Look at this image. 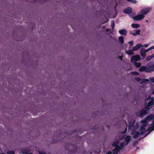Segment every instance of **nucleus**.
Masks as SVG:
<instances>
[{
    "label": "nucleus",
    "instance_id": "f257e3e1",
    "mask_svg": "<svg viewBox=\"0 0 154 154\" xmlns=\"http://www.w3.org/2000/svg\"><path fill=\"white\" fill-rule=\"evenodd\" d=\"M151 9L150 7H148L142 10L139 12L137 15L133 17V19L137 20H139L143 19L144 17V15L149 13Z\"/></svg>",
    "mask_w": 154,
    "mask_h": 154
},
{
    "label": "nucleus",
    "instance_id": "f03ea898",
    "mask_svg": "<svg viewBox=\"0 0 154 154\" xmlns=\"http://www.w3.org/2000/svg\"><path fill=\"white\" fill-rule=\"evenodd\" d=\"M154 98L151 96L146 97L145 99L144 103L145 105L151 107L154 104Z\"/></svg>",
    "mask_w": 154,
    "mask_h": 154
},
{
    "label": "nucleus",
    "instance_id": "7ed1b4c3",
    "mask_svg": "<svg viewBox=\"0 0 154 154\" xmlns=\"http://www.w3.org/2000/svg\"><path fill=\"white\" fill-rule=\"evenodd\" d=\"M151 108V107L147 106H146L141 111L138 112L137 113V116L142 117L144 115H145L148 113Z\"/></svg>",
    "mask_w": 154,
    "mask_h": 154
},
{
    "label": "nucleus",
    "instance_id": "20e7f679",
    "mask_svg": "<svg viewBox=\"0 0 154 154\" xmlns=\"http://www.w3.org/2000/svg\"><path fill=\"white\" fill-rule=\"evenodd\" d=\"M140 58V56L139 55L133 56L131 59V62L133 63L136 67L139 68L141 66V63H137L136 62Z\"/></svg>",
    "mask_w": 154,
    "mask_h": 154
},
{
    "label": "nucleus",
    "instance_id": "39448f33",
    "mask_svg": "<svg viewBox=\"0 0 154 154\" xmlns=\"http://www.w3.org/2000/svg\"><path fill=\"white\" fill-rule=\"evenodd\" d=\"M149 80V79H141L140 78H135V80L137 82L141 84H146L149 82L150 81Z\"/></svg>",
    "mask_w": 154,
    "mask_h": 154
},
{
    "label": "nucleus",
    "instance_id": "423d86ee",
    "mask_svg": "<svg viewBox=\"0 0 154 154\" xmlns=\"http://www.w3.org/2000/svg\"><path fill=\"white\" fill-rule=\"evenodd\" d=\"M146 66L147 69H146V72H151L154 70V64H153L152 62L149 63Z\"/></svg>",
    "mask_w": 154,
    "mask_h": 154
},
{
    "label": "nucleus",
    "instance_id": "0eeeda50",
    "mask_svg": "<svg viewBox=\"0 0 154 154\" xmlns=\"http://www.w3.org/2000/svg\"><path fill=\"white\" fill-rule=\"evenodd\" d=\"M131 137L130 136H127L125 139L124 143H125V146H126L128 144L130 140Z\"/></svg>",
    "mask_w": 154,
    "mask_h": 154
},
{
    "label": "nucleus",
    "instance_id": "6e6552de",
    "mask_svg": "<svg viewBox=\"0 0 154 154\" xmlns=\"http://www.w3.org/2000/svg\"><path fill=\"white\" fill-rule=\"evenodd\" d=\"M146 52L145 51V49L144 48H142L140 51V54L142 57H143L144 58L146 56Z\"/></svg>",
    "mask_w": 154,
    "mask_h": 154
},
{
    "label": "nucleus",
    "instance_id": "1a4fd4ad",
    "mask_svg": "<svg viewBox=\"0 0 154 154\" xmlns=\"http://www.w3.org/2000/svg\"><path fill=\"white\" fill-rule=\"evenodd\" d=\"M143 45L141 43H139L137 44L133 48V50L134 51H137L140 48L142 47Z\"/></svg>",
    "mask_w": 154,
    "mask_h": 154
},
{
    "label": "nucleus",
    "instance_id": "9d476101",
    "mask_svg": "<svg viewBox=\"0 0 154 154\" xmlns=\"http://www.w3.org/2000/svg\"><path fill=\"white\" fill-rule=\"evenodd\" d=\"M124 12L126 14H129L132 12V9L131 8H128L124 10Z\"/></svg>",
    "mask_w": 154,
    "mask_h": 154
},
{
    "label": "nucleus",
    "instance_id": "9b49d317",
    "mask_svg": "<svg viewBox=\"0 0 154 154\" xmlns=\"http://www.w3.org/2000/svg\"><path fill=\"white\" fill-rule=\"evenodd\" d=\"M135 122H128V130L129 131L131 130L132 128L134 126V124Z\"/></svg>",
    "mask_w": 154,
    "mask_h": 154
},
{
    "label": "nucleus",
    "instance_id": "f8f14e48",
    "mask_svg": "<svg viewBox=\"0 0 154 154\" xmlns=\"http://www.w3.org/2000/svg\"><path fill=\"white\" fill-rule=\"evenodd\" d=\"M119 33L122 35H126L127 34V30L124 29H123L119 31Z\"/></svg>",
    "mask_w": 154,
    "mask_h": 154
},
{
    "label": "nucleus",
    "instance_id": "ddd939ff",
    "mask_svg": "<svg viewBox=\"0 0 154 154\" xmlns=\"http://www.w3.org/2000/svg\"><path fill=\"white\" fill-rule=\"evenodd\" d=\"M154 117V115L153 114L149 115L148 116L146 117L145 118L147 120L150 121Z\"/></svg>",
    "mask_w": 154,
    "mask_h": 154
},
{
    "label": "nucleus",
    "instance_id": "4468645a",
    "mask_svg": "<svg viewBox=\"0 0 154 154\" xmlns=\"http://www.w3.org/2000/svg\"><path fill=\"white\" fill-rule=\"evenodd\" d=\"M148 121L145 118L142 120L141 121V122L143 124L142 125L144 126V127H146L148 124Z\"/></svg>",
    "mask_w": 154,
    "mask_h": 154
},
{
    "label": "nucleus",
    "instance_id": "2eb2a0df",
    "mask_svg": "<svg viewBox=\"0 0 154 154\" xmlns=\"http://www.w3.org/2000/svg\"><path fill=\"white\" fill-rule=\"evenodd\" d=\"M119 149L117 147H115L112 151V154H117L119 151Z\"/></svg>",
    "mask_w": 154,
    "mask_h": 154
},
{
    "label": "nucleus",
    "instance_id": "dca6fc26",
    "mask_svg": "<svg viewBox=\"0 0 154 154\" xmlns=\"http://www.w3.org/2000/svg\"><path fill=\"white\" fill-rule=\"evenodd\" d=\"M147 68V66H143L141 67L139 69V71L141 72H143V71H145L146 72V69Z\"/></svg>",
    "mask_w": 154,
    "mask_h": 154
},
{
    "label": "nucleus",
    "instance_id": "f3484780",
    "mask_svg": "<svg viewBox=\"0 0 154 154\" xmlns=\"http://www.w3.org/2000/svg\"><path fill=\"white\" fill-rule=\"evenodd\" d=\"M139 135H140V133L139 131H135L134 133V134L133 136V137L134 139H137Z\"/></svg>",
    "mask_w": 154,
    "mask_h": 154
},
{
    "label": "nucleus",
    "instance_id": "a211bd4d",
    "mask_svg": "<svg viewBox=\"0 0 154 154\" xmlns=\"http://www.w3.org/2000/svg\"><path fill=\"white\" fill-rule=\"evenodd\" d=\"M154 57V53L152 55L149 56L147 57L146 60L147 61H149L151 60L152 58Z\"/></svg>",
    "mask_w": 154,
    "mask_h": 154
},
{
    "label": "nucleus",
    "instance_id": "6ab92c4d",
    "mask_svg": "<svg viewBox=\"0 0 154 154\" xmlns=\"http://www.w3.org/2000/svg\"><path fill=\"white\" fill-rule=\"evenodd\" d=\"M140 29H138L136 31L135 33H132L131 32H130V34H131L134 36H135L137 35H138L140 34Z\"/></svg>",
    "mask_w": 154,
    "mask_h": 154
},
{
    "label": "nucleus",
    "instance_id": "aec40b11",
    "mask_svg": "<svg viewBox=\"0 0 154 154\" xmlns=\"http://www.w3.org/2000/svg\"><path fill=\"white\" fill-rule=\"evenodd\" d=\"M133 51H133V49L131 51L128 50L126 51V53L128 55H132L134 54Z\"/></svg>",
    "mask_w": 154,
    "mask_h": 154
},
{
    "label": "nucleus",
    "instance_id": "412c9836",
    "mask_svg": "<svg viewBox=\"0 0 154 154\" xmlns=\"http://www.w3.org/2000/svg\"><path fill=\"white\" fill-rule=\"evenodd\" d=\"M131 27L133 28H137L140 27V25L137 24L132 23Z\"/></svg>",
    "mask_w": 154,
    "mask_h": 154
},
{
    "label": "nucleus",
    "instance_id": "4be33fe9",
    "mask_svg": "<svg viewBox=\"0 0 154 154\" xmlns=\"http://www.w3.org/2000/svg\"><path fill=\"white\" fill-rule=\"evenodd\" d=\"M119 143V142L118 141H115L113 142V143H112V146H115L116 147L118 146L119 145L118 144Z\"/></svg>",
    "mask_w": 154,
    "mask_h": 154
},
{
    "label": "nucleus",
    "instance_id": "5701e85b",
    "mask_svg": "<svg viewBox=\"0 0 154 154\" xmlns=\"http://www.w3.org/2000/svg\"><path fill=\"white\" fill-rule=\"evenodd\" d=\"M125 146V143L122 142L120 144V146H118L117 147L119 149H122V147Z\"/></svg>",
    "mask_w": 154,
    "mask_h": 154
},
{
    "label": "nucleus",
    "instance_id": "b1692460",
    "mask_svg": "<svg viewBox=\"0 0 154 154\" xmlns=\"http://www.w3.org/2000/svg\"><path fill=\"white\" fill-rule=\"evenodd\" d=\"M119 40L120 42L122 43V44L124 42V38L122 36H120L119 38Z\"/></svg>",
    "mask_w": 154,
    "mask_h": 154
},
{
    "label": "nucleus",
    "instance_id": "393cba45",
    "mask_svg": "<svg viewBox=\"0 0 154 154\" xmlns=\"http://www.w3.org/2000/svg\"><path fill=\"white\" fill-rule=\"evenodd\" d=\"M153 128H154V127L152 125V126L148 128H147L146 130V131H150V132L152 131H153V130H152Z\"/></svg>",
    "mask_w": 154,
    "mask_h": 154
},
{
    "label": "nucleus",
    "instance_id": "a878e982",
    "mask_svg": "<svg viewBox=\"0 0 154 154\" xmlns=\"http://www.w3.org/2000/svg\"><path fill=\"white\" fill-rule=\"evenodd\" d=\"M145 127L144 126L142 125L140 128V131H142L145 132L146 131Z\"/></svg>",
    "mask_w": 154,
    "mask_h": 154
},
{
    "label": "nucleus",
    "instance_id": "bb28decb",
    "mask_svg": "<svg viewBox=\"0 0 154 154\" xmlns=\"http://www.w3.org/2000/svg\"><path fill=\"white\" fill-rule=\"evenodd\" d=\"M139 127V126L137 123H136L135 125L134 126V130H137Z\"/></svg>",
    "mask_w": 154,
    "mask_h": 154
},
{
    "label": "nucleus",
    "instance_id": "cd10ccee",
    "mask_svg": "<svg viewBox=\"0 0 154 154\" xmlns=\"http://www.w3.org/2000/svg\"><path fill=\"white\" fill-rule=\"evenodd\" d=\"M7 154H15V152L13 151H9L7 152Z\"/></svg>",
    "mask_w": 154,
    "mask_h": 154
},
{
    "label": "nucleus",
    "instance_id": "c85d7f7f",
    "mask_svg": "<svg viewBox=\"0 0 154 154\" xmlns=\"http://www.w3.org/2000/svg\"><path fill=\"white\" fill-rule=\"evenodd\" d=\"M127 1L131 2L133 3L136 4L137 3V2L135 0H127Z\"/></svg>",
    "mask_w": 154,
    "mask_h": 154
},
{
    "label": "nucleus",
    "instance_id": "c756f323",
    "mask_svg": "<svg viewBox=\"0 0 154 154\" xmlns=\"http://www.w3.org/2000/svg\"><path fill=\"white\" fill-rule=\"evenodd\" d=\"M114 24H115V23H114V20L112 21L111 26L113 29L114 28V26H115Z\"/></svg>",
    "mask_w": 154,
    "mask_h": 154
},
{
    "label": "nucleus",
    "instance_id": "7c9ffc66",
    "mask_svg": "<svg viewBox=\"0 0 154 154\" xmlns=\"http://www.w3.org/2000/svg\"><path fill=\"white\" fill-rule=\"evenodd\" d=\"M131 73L132 75H139V73L137 72H132Z\"/></svg>",
    "mask_w": 154,
    "mask_h": 154
},
{
    "label": "nucleus",
    "instance_id": "2f4dec72",
    "mask_svg": "<svg viewBox=\"0 0 154 154\" xmlns=\"http://www.w3.org/2000/svg\"><path fill=\"white\" fill-rule=\"evenodd\" d=\"M149 43L146 44H145L144 45H143V46H142V47H145V48H147V47H148L149 46Z\"/></svg>",
    "mask_w": 154,
    "mask_h": 154
},
{
    "label": "nucleus",
    "instance_id": "473e14b6",
    "mask_svg": "<svg viewBox=\"0 0 154 154\" xmlns=\"http://www.w3.org/2000/svg\"><path fill=\"white\" fill-rule=\"evenodd\" d=\"M38 152L39 154H46V153L42 151H38Z\"/></svg>",
    "mask_w": 154,
    "mask_h": 154
},
{
    "label": "nucleus",
    "instance_id": "72a5a7b5",
    "mask_svg": "<svg viewBox=\"0 0 154 154\" xmlns=\"http://www.w3.org/2000/svg\"><path fill=\"white\" fill-rule=\"evenodd\" d=\"M149 79L152 82L154 83V76L149 78Z\"/></svg>",
    "mask_w": 154,
    "mask_h": 154
},
{
    "label": "nucleus",
    "instance_id": "f704fd0d",
    "mask_svg": "<svg viewBox=\"0 0 154 154\" xmlns=\"http://www.w3.org/2000/svg\"><path fill=\"white\" fill-rule=\"evenodd\" d=\"M151 50L150 47L149 48H148L147 49H145V51H146V52L149 51H150Z\"/></svg>",
    "mask_w": 154,
    "mask_h": 154
},
{
    "label": "nucleus",
    "instance_id": "c9c22d12",
    "mask_svg": "<svg viewBox=\"0 0 154 154\" xmlns=\"http://www.w3.org/2000/svg\"><path fill=\"white\" fill-rule=\"evenodd\" d=\"M128 43L131 45H133L134 44L133 41H132L129 42Z\"/></svg>",
    "mask_w": 154,
    "mask_h": 154
},
{
    "label": "nucleus",
    "instance_id": "e433bc0d",
    "mask_svg": "<svg viewBox=\"0 0 154 154\" xmlns=\"http://www.w3.org/2000/svg\"><path fill=\"white\" fill-rule=\"evenodd\" d=\"M150 132H149L146 135H145L143 137L141 138H140L139 139V140H140L141 139L143 138L144 137H146L148 134H150Z\"/></svg>",
    "mask_w": 154,
    "mask_h": 154
},
{
    "label": "nucleus",
    "instance_id": "4c0bfd02",
    "mask_svg": "<svg viewBox=\"0 0 154 154\" xmlns=\"http://www.w3.org/2000/svg\"><path fill=\"white\" fill-rule=\"evenodd\" d=\"M106 154H112V153L111 151H109L106 153Z\"/></svg>",
    "mask_w": 154,
    "mask_h": 154
},
{
    "label": "nucleus",
    "instance_id": "58836bf2",
    "mask_svg": "<svg viewBox=\"0 0 154 154\" xmlns=\"http://www.w3.org/2000/svg\"><path fill=\"white\" fill-rule=\"evenodd\" d=\"M144 132L143 131H140V135L143 134L144 133Z\"/></svg>",
    "mask_w": 154,
    "mask_h": 154
},
{
    "label": "nucleus",
    "instance_id": "ea45409f",
    "mask_svg": "<svg viewBox=\"0 0 154 154\" xmlns=\"http://www.w3.org/2000/svg\"><path fill=\"white\" fill-rule=\"evenodd\" d=\"M127 131V129L126 128L125 129V130L124 131H123V132L122 133V134H124L126 133Z\"/></svg>",
    "mask_w": 154,
    "mask_h": 154
},
{
    "label": "nucleus",
    "instance_id": "a19ab883",
    "mask_svg": "<svg viewBox=\"0 0 154 154\" xmlns=\"http://www.w3.org/2000/svg\"><path fill=\"white\" fill-rule=\"evenodd\" d=\"M29 151H28V152L25 151V154H32V153H29Z\"/></svg>",
    "mask_w": 154,
    "mask_h": 154
},
{
    "label": "nucleus",
    "instance_id": "79ce46f5",
    "mask_svg": "<svg viewBox=\"0 0 154 154\" xmlns=\"http://www.w3.org/2000/svg\"><path fill=\"white\" fill-rule=\"evenodd\" d=\"M150 49H151V50L152 49H154V45L153 46H152L150 47Z\"/></svg>",
    "mask_w": 154,
    "mask_h": 154
},
{
    "label": "nucleus",
    "instance_id": "37998d69",
    "mask_svg": "<svg viewBox=\"0 0 154 154\" xmlns=\"http://www.w3.org/2000/svg\"><path fill=\"white\" fill-rule=\"evenodd\" d=\"M137 141H134V142L133 143V145H134L136 143H137Z\"/></svg>",
    "mask_w": 154,
    "mask_h": 154
},
{
    "label": "nucleus",
    "instance_id": "c03bdc74",
    "mask_svg": "<svg viewBox=\"0 0 154 154\" xmlns=\"http://www.w3.org/2000/svg\"><path fill=\"white\" fill-rule=\"evenodd\" d=\"M154 125V119L152 121V125Z\"/></svg>",
    "mask_w": 154,
    "mask_h": 154
},
{
    "label": "nucleus",
    "instance_id": "a18cd8bd",
    "mask_svg": "<svg viewBox=\"0 0 154 154\" xmlns=\"http://www.w3.org/2000/svg\"><path fill=\"white\" fill-rule=\"evenodd\" d=\"M146 22H148V20H146Z\"/></svg>",
    "mask_w": 154,
    "mask_h": 154
},
{
    "label": "nucleus",
    "instance_id": "49530a36",
    "mask_svg": "<svg viewBox=\"0 0 154 154\" xmlns=\"http://www.w3.org/2000/svg\"><path fill=\"white\" fill-rule=\"evenodd\" d=\"M152 125L154 127V128H153L152 129V130H154V125Z\"/></svg>",
    "mask_w": 154,
    "mask_h": 154
},
{
    "label": "nucleus",
    "instance_id": "de8ad7c7",
    "mask_svg": "<svg viewBox=\"0 0 154 154\" xmlns=\"http://www.w3.org/2000/svg\"><path fill=\"white\" fill-rule=\"evenodd\" d=\"M152 93H153V94H154V89L153 91V92H152Z\"/></svg>",
    "mask_w": 154,
    "mask_h": 154
},
{
    "label": "nucleus",
    "instance_id": "09e8293b",
    "mask_svg": "<svg viewBox=\"0 0 154 154\" xmlns=\"http://www.w3.org/2000/svg\"><path fill=\"white\" fill-rule=\"evenodd\" d=\"M124 137H123L122 138V139H121V140H122V139H123V138H124Z\"/></svg>",
    "mask_w": 154,
    "mask_h": 154
},
{
    "label": "nucleus",
    "instance_id": "8fccbe9b",
    "mask_svg": "<svg viewBox=\"0 0 154 154\" xmlns=\"http://www.w3.org/2000/svg\"><path fill=\"white\" fill-rule=\"evenodd\" d=\"M2 154H5V153H2Z\"/></svg>",
    "mask_w": 154,
    "mask_h": 154
}]
</instances>
